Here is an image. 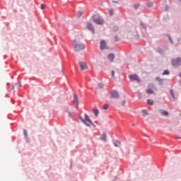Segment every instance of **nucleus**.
<instances>
[{
	"label": "nucleus",
	"instance_id": "18",
	"mask_svg": "<svg viewBox=\"0 0 181 181\" xmlns=\"http://www.w3.org/2000/svg\"><path fill=\"white\" fill-rule=\"evenodd\" d=\"M146 6L148 8H152V6H153V2H148L146 4Z\"/></svg>",
	"mask_w": 181,
	"mask_h": 181
},
{
	"label": "nucleus",
	"instance_id": "21",
	"mask_svg": "<svg viewBox=\"0 0 181 181\" xmlns=\"http://www.w3.org/2000/svg\"><path fill=\"white\" fill-rule=\"evenodd\" d=\"M169 71L168 70H165L163 73V76H168Z\"/></svg>",
	"mask_w": 181,
	"mask_h": 181
},
{
	"label": "nucleus",
	"instance_id": "6",
	"mask_svg": "<svg viewBox=\"0 0 181 181\" xmlns=\"http://www.w3.org/2000/svg\"><path fill=\"white\" fill-rule=\"evenodd\" d=\"M78 64L81 71H83V70H87V69H88V66H87V64L82 61L79 62Z\"/></svg>",
	"mask_w": 181,
	"mask_h": 181
},
{
	"label": "nucleus",
	"instance_id": "3",
	"mask_svg": "<svg viewBox=\"0 0 181 181\" xmlns=\"http://www.w3.org/2000/svg\"><path fill=\"white\" fill-rule=\"evenodd\" d=\"M93 21L95 23H97V25H103V23H104V20L99 16H93Z\"/></svg>",
	"mask_w": 181,
	"mask_h": 181
},
{
	"label": "nucleus",
	"instance_id": "26",
	"mask_svg": "<svg viewBox=\"0 0 181 181\" xmlns=\"http://www.w3.org/2000/svg\"><path fill=\"white\" fill-rule=\"evenodd\" d=\"M134 9H138V8H139V4H134Z\"/></svg>",
	"mask_w": 181,
	"mask_h": 181
},
{
	"label": "nucleus",
	"instance_id": "39",
	"mask_svg": "<svg viewBox=\"0 0 181 181\" xmlns=\"http://www.w3.org/2000/svg\"><path fill=\"white\" fill-rule=\"evenodd\" d=\"M180 116H181V115H180Z\"/></svg>",
	"mask_w": 181,
	"mask_h": 181
},
{
	"label": "nucleus",
	"instance_id": "2",
	"mask_svg": "<svg viewBox=\"0 0 181 181\" xmlns=\"http://www.w3.org/2000/svg\"><path fill=\"white\" fill-rule=\"evenodd\" d=\"M81 121L83 122V124H86V127H90V125H93V127H95L87 114L84 115V119H81Z\"/></svg>",
	"mask_w": 181,
	"mask_h": 181
},
{
	"label": "nucleus",
	"instance_id": "15",
	"mask_svg": "<svg viewBox=\"0 0 181 181\" xmlns=\"http://www.w3.org/2000/svg\"><path fill=\"white\" fill-rule=\"evenodd\" d=\"M156 81H158L160 86H162V84L163 83V79H162L159 77L156 78Z\"/></svg>",
	"mask_w": 181,
	"mask_h": 181
},
{
	"label": "nucleus",
	"instance_id": "19",
	"mask_svg": "<svg viewBox=\"0 0 181 181\" xmlns=\"http://www.w3.org/2000/svg\"><path fill=\"white\" fill-rule=\"evenodd\" d=\"M147 104H148V105H153V100L148 99L147 100Z\"/></svg>",
	"mask_w": 181,
	"mask_h": 181
},
{
	"label": "nucleus",
	"instance_id": "1",
	"mask_svg": "<svg viewBox=\"0 0 181 181\" xmlns=\"http://www.w3.org/2000/svg\"><path fill=\"white\" fill-rule=\"evenodd\" d=\"M73 46L75 52H80V50L84 49L85 47L84 45L78 38L74 40Z\"/></svg>",
	"mask_w": 181,
	"mask_h": 181
},
{
	"label": "nucleus",
	"instance_id": "34",
	"mask_svg": "<svg viewBox=\"0 0 181 181\" xmlns=\"http://www.w3.org/2000/svg\"><path fill=\"white\" fill-rule=\"evenodd\" d=\"M141 26H143V28L145 29V30H146V26H145V25L141 23Z\"/></svg>",
	"mask_w": 181,
	"mask_h": 181
},
{
	"label": "nucleus",
	"instance_id": "30",
	"mask_svg": "<svg viewBox=\"0 0 181 181\" xmlns=\"http://www.w3.org/2000/svg\"><path fill=\"white\" fill-rule=\"evenodd\" d=\"M23 132H24L25 136H28V132H26V130H24Z\"/></svg>",
	"mask_w": 181,
	"mask_h": 181
},
{
	"label": "nucleus",
	"instance_id": "11",
	"mask_svg": "<svg viewBox=\"0 0 181 181\" xmlns=\"http://www.w3.org/2000/svg\"><path fill=\"white\" fill-rule=\"evenodd\" d=\"M160 114H161V115H163V117H169V112L166 111V110H163L162 109H160L159 110Z\"/></svg>",
	"mask_w": 181,
	"mask_h": 181
},
{
	"label": "nucleus",
	"instance_id": "29",
	"mask_svg": "<svg viewBox=\"0 0 181 181\" xmlns=\"http://www.w3.org/2000/svg\"><path fill=\"white\" fill-rule=\"evenodd\" d=\"M40 8H41L42 10L45 9V4H42L40 5Z\"/></svg>",
	"mask_w": 181,
	"mask_h": 181
},
{
	"label": "nucleus",
	"instance_id": "14",
	"mask_svg": "<svg viewBox=\"0 0 181 181\" xmlns=\"http://www.w3.org/2000/svg\"><path fill=\"white\" fill-rule=\"evenodd\" d=\"M93 112L95 117H98V114H100V111L96 107L93 109Z\"/></svg>",
	"mask_w": 181,
	"mask_h": 181
},
{
	"label": "nucleus",
	"instance_id": "24",
	"mask_svg": "<svg viewBox=\"0 0 181 181\" xmlns=\"http://www.w3.org/2000/svg\"><path fill=\"white\" fill-rule=\"evenodd\" d=\"M109 105H107V104H105V105H103V110H107L108 108H109Z\"/></svg>",
	"mask_w": 181,
	"mask_h": 181
},
{
	"label": "nucleus",
	"instance_id": "25",
	"mask_svg": "<svg viewBox=\"0 0 181 181\" xmlns=\"http://www.w3.org/2000/svg\"><path fill=\"white\" fill-rule=\"evenodd\" d=\"M109 13L110 16H112V15H114V11L112 9L109 10Z\"/></svg>",
	"mask_w": 181,
	"mask_h": 181
},
{
	"label": "nucleus",
	"instance_id": "28",
	"mask_svg": "<svg viewBox=\"0 0 181 181\" xmlns=\"http://www.w3.org/2000/svg\"><path fill=\"white\" fill-rule=\"evenodd\" d=\"M111 74H112V78H114L115 75V72L114 71H112Z\"/></svg>",
	"mask_w": 181,
	"mask_h": 181
},
{
	"label": "nucleus",
	"instance_id": "13",
	"mask_svg": "<svg viewBox=\"0 0 181 181\" xmlns=\"http://www.w3.org/2000/svg\"><path fill=\"white\" fill-rule=\"evenodd\" d=\"M100 139L103 141V142H107V134L103 133L100 136Z\"/></svg>",
	"mask_w": 181,
	"mask_h": 181
},
{
	"label": "nucleus",
	"instance_id": "5",
	"mask_svg": "<svg viewBox=\"0 0 181 181\" xmlns=\"http://www.w3.org/2000/svg\"><path fill=\"white\" fill-rule=\"evenodd\" d=\"M172 64L174 67H179V66H181V58L173 59Z\"/></svg>",
	"mask_w": 181,
	"mask_h": 181
},
{
	"label": "nucleus",
	"instance_id": "33",
	"mask_svg": "<svg viewBox=\"0 0 181 181\" xmlns=\"http://www.w3.org/2000/svg\"><path fill=\"white\" fill-rule=\"evenodd\" d=\"M170 93H171V95L173 97V98H175V95L173 94V91L170 90Z\"/></svg>",
	"mask_w": 181,
	"mask_h": 181
},
{
	"label": "nucleus",
	"instance_id": "22",
	"mask_svg": "<svg viewBox=\"0 0 181 181\" xmlns=\"http://www.w3.org/2000/svg\"><path fill=\"white\" fill-rule=\"evenodd\" d=\"M113 32H117L118 30V27L117 25H115L112 27Z\"/></svg>",
	"mask_w": 181,
	"mask_h": 181
},
{
	"label": "nucleus",
	"instance_id": "20",
	"mask_svg": "<svg viewBox=\"0 0 181 181\" xmlns=\"http://www.w3.org/2000/svg\"><path fill=\"white\" fill-rule=\"evenodd\" d=\"M153 90L152 89H147L146 90V93L147 94H153Z\"/></svg>",
	"mask_w": 181,
	"mask_h": 181
},
{
	"label": "nucleus",
	"instance_id": "12",
	"mask_svg": "<svg viewBox=\"0 0 181 181\" xmlns=\"http://www.w3.org/2000/svg\"><path fill=\"white\" fill-rule=\"evenodd\" d=\"M107 59H108V60H110V62L111 63H112V62H114V59H115V54H109L108 56H107Z\"/></svg>",
	"mask_w": 181,
	"mask_h": 181
},
{
	"label": "nucleus",
	"instance_id": "36",
	"mask_svg": "<svg viewBox=\"0 0 181 181\" xmlns=\"http://www.w3.org/2000/svg\"><path fill=\"white\" fill-rule=\"evenodd\" d=\"M12 88H13V89L15 88V86H12Z\"/></svg>",
	"mask_w": 181,
	"mask_h": 181
},
{
	"label": "nucleus",
	"instance_id": "10",
	"mask_svg": "<svg viewBox=\"0 0 181 181\" xmlns=\"http://www.w3.org/2000/svg\"><path fill=\"white\" fill-rule=\"evenodd\" d=\"M86 28L88 29V30H90V32H93L94 33V27L93 26V24L90 23H87Z\"/></svg>",
	"mask_w": 181,
	"mask_h": 181
},
{
	"label": "nucleus",
	"instance_id": "23",
	"mask_svg": "<svg viewBox=\"0 0 181 181\" xmlns=\"http://www.w3.org/2000/svg\"><path fill=\"white\" fill-rule=\"evenodd\" d=\"M126 104H127V101H125V100H122V101L121 102V105H122V107H125Z\"/></svg>",
	"mask_w": 181,
	"mask_h": 181
},
{
	"label": "nucleus",
	"instance_id": "32",
	"mask_svg": "<svg viewBox=\"0 0 181 181\" xmlns=\"http://www.w3.org/2000/svg\"><path fill=\"white\" fill-rule=\"evenodd\" d=\"M168 39H169V40H170V42L171 43H173V42L172 41V38H171L170 36H169V35H168Z\"/></svg>",
	"mask_w": 181,
	"mask_h": 181
},
{
	"label": "nucleus",
	"instance_id": "35",
	"mask_svg": "<svg viewBox=\"0 0 181 181\" xmlns=\"http://www.w3.org/2000/svg\"><path fill=\"white\" fill-rule=\"evenodd\" d=\"M66 112H68L69 117H71V112H69V111H66Z\"/></svg>",
	"mask_w": 181,
	"mask_h": 181
},
{
	"label": "nucleus",
	"instance_id": "27",
	"mask_svg": "<svg viewBox=\"0 0 181 181\" xmlns=\"http://www.w3.org/2000/svg\"><path fill=\"white\" fill-rule=\"evenodd\" d=\"M142 112H143V115H148V111L143 110Z\"/></svg>",
	"mask_w": 181,
	"mask_h": 181
},
{
	"label": "nucleus",
	"instance_id": "31",
	"mask_svg": "<svg viewBox=\"0 0 181 181\" xmlns=\"http://www.w3.org/2000/svg\"><path fill=\"white\" fill-rule=\"evenodd\" d=\"M103 84L100 83L98 85V88H103Z\"/></svg>",
	"mask_w": 181,
	"mask_h": 181
},
{
	"label": "nucleus",
	"instance_id": "17",
	"mask_svg": "<svg viewBox=\"0 0 181 181\" xmlns=\"http://www.w3.org/2000/svg\"><path fill=\"white\" fill-rule=\"evenodd\" d=\"M119 145H121V141H117L116 142L114 143V146L116 148H118V146H119Z\"/></svg>",
	"mask_w": 181,
	"mask_h": 181
},
{
	"label": "nucleus",
	"instance_id": "37",
	"mask_svg": "<svg viewBox=\"0 0 181 181\" xmlns=\"http://www.w3.org/2000/svg\"><path fill=\"white\" fill-rule=\"evenodd\" d=\"M178 139H181V137L178 138Z\"/></svg>",
	"mask_w": 181,
	"mask_h": 181
},
{
	"label": "nucleus",
	"instance_id": "16",
	"mask_svg": "<svg viewBox=\"0 0 181 181\" xmlns=\"http://www.w3.org/2000/svg\"><path fill=\"white\" fill-rule=\"evenodd\" d=\"M83 11H78L77 13H76V16H77V18H81V16H83Z\"/></svg>",
	"mask_w": 181,
	"mask_h": 181
},
{
	"label": "nucleus",
	"instance_id": "8",
	"mask_svg": "<svg viewBox=\"0 0 181 181\" xmlns=\"http://www.w3.org/2000/svg\"><path fill=\"white\" fill-rule=\"evenodd\" d=\"M100 50H104V49H107V43L104 40L100 41Z\"/></svg>",
	"mask_w": 181,
	"mask_h": 181
},
{
	"label": "nucleus",
	"instance_id": "38",
	"mask_svg": "<svg viewBox=\"0 0 181 181\" xmlns=\"http://www.w3.org/2000/svg\"><path fill=\"white\" fill-rule=\"evenodd\" d=\"M178 1H180V2H181V0H178Z\"/></svg>",
	"mask_w": 181,
	"mask_h": 181
},
{
	"label": "nucleus",
	"instance_id": "9",
	"mask_svg": "<svg viewBox=\"0 0 181 181\" xmlns=\"http://www.w3.org/2000/svg\"><path fill=\"white\" fill-rule=\"evenodd\" d=\"M73 103L75 105H78V97L77 96V94H76V93H74Z\"/></svg>",
	"mask_w": 181,
	"mask_h": 181
},
{
	"label": "nucleus",
	"instance_id": "7",
	"mask_svg": "<svg viewBox=\"0 0 181 181\" xmlns=\"http://www.w3.org/2000/svg\"><path fill=\"white\" fill-rule=\"evenodd\" d=\"M111 98H119V93L117 90H112L110 92Z\"/></svg>",
	"mask_w": 181,
	"mask_h": 181
},
{
	"label": "nucleus",
	"instance_id": "4",
	"mask_svg": "<svg viewBox=\"0 0 181 181\" xmlns=\"http://www.w3.org/2000/svg\"><path fill=\"white\" fill-rule=\"evenodd\" d=\"M130 81H137V83H141V79L136 76V74H132L129 76Z\"/></svg>",
	"mask_w": 181,
	"mask_h": 181
}]
</instances>
